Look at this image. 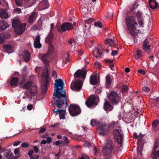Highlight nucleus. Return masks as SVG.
<instances>
[{
    "mask_svg": "<svg viewBox=\"0 0 159 159\" xmlns=\"http://www.w3.org/2000/svg\"><path fill=\"white\" fill-rule=\"evenodd\" d=\"M55 81L54 87L56 89H54L52 98L54 101H52L51 103H54L57 107L61 108L62 106L65 103L66 104V107L68 105L66 93L63 90L64 84L60 79H57Z\"/></svg>",
    "mask_w": 159,
    "mask_h": 159,
    "instance_id": "1",
    "label": "nucleus"
},
{
    "mask_svg": "<svg viewBox=\"0 0 159 159\" xmlns=\"http://www.w3.org/2000/svg\"><path fill=\"white\" fill-rule=\"evenodd\" d=\"M87 74L86 70L79 69L77 70L74 75V77L76 80L74 82H72L70 87L73 90L77 91H80L82 86V82L80 80H76V78H79L84 80Z\"/></svg>",
    "mask_w": 159,
    "mask_h": 159,
    "instance_id": "2",
    "label": "nucleus"
},
{
    "mask_svg": "<svg viewBox=\"0 0 159 159\" xmlns=\"http://www.w3.org/2000/svg\"><path fill=\"white\" fill-rule=\"evenodd\" d=\"M125 22L128 34L132 36H134L137 32L136 27L138 26L135 16L130 15L129 13H128L125 17Z\"/></svg>",
    "mask_w": 159,
    "mask_h": 159,
    "instance_id": "3",
    "label": "nucleus"
},
{
    "mask_svg": "<svg viewBox=\"0 0 159 159\" xmlns=\"http://www.w3.org/2000/svg\"><path fill=\"white\" fill-rule=\"evenodd\" d=\"M116 126L117 124L116 122L111 123L110 125H107L105 122H99L98 126L99 134L101 135H105L109 132L110 127L116 128Z\"/></svg>",
    "mask_w": 159,
    "mask_h": 159,
    "instance_id": "4",
    "label": "nucleus"
},
{
    "mask_svg": "<svg viewBox=\"0 0 159 159\" xmlns=\"http://www.w3.org/2000/svg\"><path fill=\"white\" fill-rule=\"evenodd\" d=\"M26 25L25 23L21 24L16 20H14L12 21V27L14 29L15 31L17 34H21L24 32Z\"/></svg>",
    "mask_w": 159,
    "mask_h": 159,
    "instance_id": "5",
    "label": "nucleus"
},
{
    "mask_svg": "<svg viewBox=\"0 0 159 159\" xmlns=\"http://www.w3.org/2000/svg\"><path fill=\"white\" fill-rule=\"evenodd\" d=\"M144 135L140 133L139 135H138L136 133H134L133 137L136 139H137V152L138 156H142V151L143 150V146L142 143V139Z\"/></svg>",
    "mask_w": 159,
    "mask_h": 159,
    "instance_id": "6",
    "label": "nucleus"
},
{
    "mask_svg": "<svg viewBox=\"0 0 159 159\" xmlns=\"http://www.w3.org/2000/svg\"><path fill=\"white\" fill-rule=\"evenodd\" d=\"M113 134L115 140L120 146L123 144L124 135L122 131L120 129H115L113 131Z\"/></svg>",
    "mask_w": 159,
    "mask_h": 159,
    "instance_id": "7",
    "label": "nucleus"
},
{
    "mask_svg": "<svg viewBox=\"0 0 159 159\" xmlns=\"http://www.w3.org/2000/svg\"><path fill=\"white\" fill-rule=\"evenodd\" d=\"M109 100L113 105H116L121 99V96L118 92L112 91L108 96Z\"/></svg>",
    "mask_w": 159,
    "mask_h": 159,
    "instance_id": "8",
    "label": "nucleus"
},
{
    "mask_svg": "<svg viewBox=\"0 0 159 159\" xmlns=\"http://www.w3.org/2000/svg\"><path fill=\"white\" fill-rule=\"evenodd\" d=\"M42 76L44 78V83L42 86L43 91L46 92L48 89V87L49 84V77L48 75V69L47 66H46L43 70Z\"/></svg>",
    "mask_w": 159,
    "mask_h": 159,
    "instance_id": "9",
    "label": "nucleus"
},
{
    "mask_svg": "<svg viewBox=\"0 0 159 159\" xmlns=\"http://www.w3.org/2000/svg\"><path fill=\"white\" fill-rule=\"evenodd\" d=\"M104 49L101 46H98L93 51V56L97 59H100L103 56Z\"/></svg>",
    "mask_w": 159,
    "mask_h": 159,
    "instance_id": "10",
    "label": "nucleus"
},
{
    "mask_svg": "<svg viewBox=\"0 0 159 159\" xmlns=\"http://www.w3.org/2000/svg\"><path fill=\"white\" fill-rule=\"evenodd\" d=\"M69 112L72 116H76L81 113V109L79 106L77 105L71 104L69 108Z\"/></svg>",
    "mask_w": 159,
    "mask_h": 159,
    "instance_id": "11",
    "label": "nucleus"
},
{
    "mask_svg": "<svg viewBox=\"0 0 159 159\" xmlns=\"http://www.w3.org/2000/svg\"><path fill=\"white\" fill-rule=\"evenodd\" d=\"M54 48L52 45L49 44L48 49V53L47 54H39L38 57L41 60H47L48 59L51 58V55L53 54L54 53Z\"/></svg>",
    "mask_w": 159,
    "mask_h": 159,
    "instance_id": "12",
    "label": "nucleus"
},
{
    "mask_svg": "<svg viewBox=\"0 0 159 159\" xmlns=\"http://www.w3.org/2000/svg\"><path fill=\"white\" fill-rule=\"evenodd\" d=\"M152 155L153 159H159V139L155 141Z\"/></svg>",
    "mask_w": 159,
    "mask_h": 159,
    "instance_id": "13",
    "label": "nucleus"
},
{
    "mask_svg": "<svg viewBox=\"0 0 159 159\" xmlns=\"http://www.w3.org/2000/svg\"><path fill=\"white\" fill-rule=\"evenodd\" d=\"M113 148V143L111 140H108L107 142L105 147L103 149V151L105 154L109 155L110 154Z\"/></svg>",
    "mask_w": 159,
    "mask_h": 159,
    "instance_id": "14",
    "label": "nucleus"
},
{
    "mask_svg": "<svg viewBox=\"0 0 159 159\" xmlns=\"http://www.w3.org/2000/svg\"><path fill=\"white\" fill-rule=\"evenodd\" d=\"M73 28V26L72 23L69 22H66L63 24L61 26L57 28L58 32L61 33V32H65L66 30H71Z\"/></svg>",
    "mask_w": 159,
    "mask_h": 159,
    "instance_id": "15",
    "label": "nucleus"
},
{
    "mask_svg": "<svg viewBox=\"0 0 159 159\" xmlns=\"http://www.w3.org/2000/svg\"><path fill=\"white\" fill-rule=\"evenodd\" d=\"M105 86L106 88L108 89L111 88L112 87V83L114 80L109 75H107L105 77Z\"/></svg>",
    "mask_w": 159,
    "mask_h": 159,
    "instance_id": "16",
    "label": "nucleus"
},
{
    "mask_svg": "<svg viewBox=\"0 0 159 159\" xmlns=\"http://www.w3.org/2000/svg\"><path fill=\"white\" fill-rule=\"evenodd\" d=\"M99 82L97 79V73H94L92 74L90 77V84L93 85H95L98 84Z\"/></svg>",
    "mask_w": 159,
    "mask_h": 159,
    "instance_id": "17",
    "label": "nucleus"
},
{
    "mask_svg": "<svg viewBox=\"0 0 159 159\" xmlns=\"http://www.w3.org/2000/svg\"><path fill=\"white\" fill-rule=\"evenodd\" d=\"M95 100L96 98L94 96H90L86 101L85 104L89 107L93 106L95 103Z\"/></svg>",
    "mask_w": 159,
    "mask_h": 159,
    "instance_id": "18",
    "label": "nucleus"
},
{
    "mask_svg": "<svg viewBox=\"0 0 159 159\" xmlns=\"http://www.w3.org/2000/svg\"><path fill=\"white\" fill-rule=\"evenodd\" d=\"M105 43L111 47H115L117 44V42L115 40H112L111 39H107L104 42Z\"/></svg>",
    "mask_w": 159,
    "mask_h": 159,
    "instance_id": "19",
    "label": "nucleus"
},
{
    "mask_svg": "<svg viewBox=\"0 0 159 159\" xmlns=\"http://www.w3.org/2000/svg\"><path fill=\"white\" fill-rule=\"evenodd\" d=\"M40 36L38 35L35 38L34 41V47L35 48H40L42 47V45L40 43Z\"/></svg>",
    "mask_w": 159,
    "mask_h": 159,
    "instance_id": "20",
    "label": "nucleus"
},
{
    "mask_svg": "<svg viewBox=\"0 0 159 159\" xmlns=\"http://www.w3.org/2000/svg\"><path fill=\"white\" fill-rule=\"evenodd\" d=\"M136 17L138 21L139 24L141 26L143 27V16L142 14V13L139 11L136 14Z\"/></svg>",
    "mask_w": 159,
    "mask_h": 159,
    "instance_id": "21",
    "label": "nucleus"
},
{
    "mask_svg": "<svg viewBox=\"0 0 159 159\" xmlns=\"http://www.w3.org/2000/svg\"><path fill=\"white\" fill-rule=\"evenodd\" d=\"M139 5L136 2H135L134 5H133L132 8L131 9L130 12H132L134 15L136 14L139 11Z\"/></svg>",
    "mask_w": 159,
    "mask_h": 159,
    "instance_id": "22",
    "label": "nucleus"
},
{
    "mask_svg": "<svg viewBox=\"0 0 159 159\" xmlns=\"http://www.w3.org/2000/svg\"><path fill=\"white\" fill-rule=\"evenodd\" d=\"M104 108L105 110L107 111H110L112 110L113 107L110 103L106 100L104 104Z\"/></svg>",
    "mask_w": 159,
    "mask_h": 159,
    "instance_id": "23",
    "label": "nucleus"
},
{
    "mask_svg": "<svg viewBox=\"0 0 159 159\" xmlns=\"http://www.w3.org/2000/svg\"><path fill=\"white\" fill-rule=\"evenodd\" d=\"M9 26V25L5 20H0V29L2 30H5Z\"/></svg>",
    "mask_w": 159,
    "mask_h": 159,
    "instance_id": "24",
    "label": "nucleus"
},
{
    "mask_svg": "<svg viewBox=\"0 0 159 159\" xmlns=\"http://www.w3.org/2000/svg\"><path fill=\"white\" fill-rule=\"evenodd\" d=\"M149 5L152 9H154L158 7V4L156 0H149Z\"/></svg>",
    "mask_w": 159,
    "mask_h": 159,
    "instance_id": "25",
    "label": "nucleus"
},
{
    "mask_svg": "<svg viewBox=\"0 0 159 159\" xmlns=\"http://www.w3.org/2000/svg\"><path fill=\"white\" fill-rule=\"evenodd\" d=\"M33 82L31 81H29L26 82L23 86V89H29L32 87Z\"/></svg>",
    "mask_w": 159,
    "mask_h": 159,
    "instance_id": "26",
    "label": "nucleus"
},
{
    "mask_svg": "<svg viewBox=\"0 0 159 159\" xmlns=\"http://www.w3.org/2000/svg\"><path fill=\"white\" fill-rule=\"evenodd\" d=\"M104 62L108 66L111 70H113L114 64L113 63V60H104Z\"/></svg>",
    "mask_w": 159,
    "mask_h": 159,
    "instance_id": "27",
    "label": "nucleus"
},
{
    "mask_svg": "<svg viewBox=\"0 0 159 159\" xmlns=\"http://www.w3.org/2000/svg\"><path fill=\"white\" fill-rule=\"evenodd\" d=\"M150 46L147 39H146L144 41L143 48L145 50H148L150 49Z\"/></svg>",
    "mask_w": 159,
    "mask_h": 159,
    "instance_id": "28",
    "label": "nucleus"
},
{
    "mask_svg": "<svg viewBox=\"0 0 159 159\" xmlns=\"http://www.w3.org/2000/svg\"><path fill=\"white\" fill-rule=\"evenodd\" d=\"M19 81V78L17 77H12L10 82V84L11 86H17V84Z\"/></svg>",
    "mask_w": 159,
    "mask_h": 159,
    "instance_id": "29",
    "label": "nucleus"
},
{
    "mask_svg": "<svg viewBox=\"0 0 159 159\" xmlns=\"http://www.w3.org/2000/svg\"><path fill=\"white\" fill-rule=\"evenodd\" d=\"M30 53L27 51H25L24 52L23 58L24 60H30Z\"/></svg>",
    "mask_w": 159,
    "mask_h": 159,
    "instance_id": "30",
    "label": "nucleus"
},
{
    "mask_svg": "<svg viewBox=\"0 0 159 159\" xmlns=\"http://www.w3.org/2000/svg\"><path fill=\"white\" fill-rule=\"evenodd\" d=\"M0 16L2 19H6L8 18V14L3 10H1L0 12Z\"/></svg>",
    "mask_w": 159,
    "mask_h": 159,
    "instance_id": "31",
    "label": "nucleus"
},
{
    "mask_svg": "<svg viewBox=\"0 0 159 159\" xmlns=\"http://www.w3.org/2000/svg\"><path fill=\"white\" fill-rule=\"evenodd\" d=\"M51 30H50V32L46 38V41L47 43H50L53 39V34L51 33Z\"/></svg>",
    "mask_w": 159,
    "mask_h": 159,
    "instance_id": "32",
    "label": "nucleus"
},
{
    "mask_svg": "<svg viewBox=\"0 0 159 159\" xmlns=\"http://www.w3.org/2000/svg\"><path fill=\"white\" fill-rule=\"evenodd\" d=\"M36 12H34L30 16L29 18V22L30 23H32L36 19Z\"/></svg>",
    "mask_w": 159,
    "mask_h": 159,
    "instance_id": "33",
    "label": "nucleus"
},
{
    "mask_svg": "<svg viewBox=\"0 0 159 159\" xmlns=\"http://www.w3.org/2000/svg\"><path fill=\"white\" fill-rule=\"evenodd\" d=\"M12 153L11 152V150L10 149H8L6 150V153L5 154V155L6 158L7 159H11Z\"/></svg>",
    "mask_w": 159,
    "mask_h": 159,
    "instance_id": "34",
    "label": "nucleus"
},
{
    "mask_svg": "<svg viewBox=\"0 0 159 159\" xmlns=\"http://www.w3.org/2000/svg\"><path fill=\"white\" fill-rule=\"evenodd\" d=\"M41 4L43 6V9H46L49 7V3L47 0H43Z\"/></svg>",
    "mask_w": 159,
    "mask_h": 159,
    "instance_id": "35",
    "label": "nucleus"
},
{
    "mask_svg": "<svg viewBox=\"0 0 159 159\" xmlns=\"http://www.w3.org/2000/svg\"><path fill=\"white\" fill-rule=\"evenodd\" d=\"M99 123L98 121L96 120L93 119L91 120L90 124L92 126H94L98 124V125Z\"/></svg>",
    "mask_w": 159,
    "mask_h": 159,
    "instance_id": "36",
    "label": "nucleus"
},
{
    "mask_svg": "<svg viewBox=\"0 0 159 159\" xmlns=\"http://www.w3.org/2000/svg\"><path fill=\"white\" fill-rule=\"evenodd\" d=\"M159 124V120H156L153 121L152 123V127L153 129H155L157 127V125Z\"/></svg>",
    "mask_w": 159,
    "mask_h": 159,
    "instance_id": "37",
    "label": "nucleus"
},
{
    "mask_svg": "<svg viewBox=\"0 0 159 159\" xmlns=\"http://www.w3.org/2000/svg\"><path fill=\"white\" fill-rule=\"evenodd\" d=\"M55 143L57 146L59 145L60 144H62V146L66 145L64 144V141L62 140H58Z\"/></svg>",
    "mask_w": 159,
    "mask_h": 159,
    "instance_id": "38",
    "label": "nucleus"
},
{
    "mask_svg": "<svg viewBox=\"0 0 159 159\" xmlns=\"http://www.w3.org/2000/svg\"><path fill=\"white\" fill-rule=\"evenodd\" d=\"M3 48L6 50H11L12 49L11 46L8 44L4 45Z\"/></svg>",
    "mask_w": 159,
    "mask_h": 159,
    "instance_id": "39",
    "label": "nucleus"
},
{
    "mask_svg": "<svg viewBox=\"0 0 159 159\" xmlns=\"http://www.w3.org/2000/svg\"><path fill=\"white\" fill-rule=\"evenodd\" d=\"M128 88L127 85H124L123 86L122 88V91L123 93L126 92L128 90Z\"/></svg>",
    "mask_w": 159,
    "mask_h": 159,
    "instance_id": "40",
    "label": "nucleus"
},
{
    "mask_svg": "<svg viewBox=\"0 0 159 159\" xmlns=\"http://www.w3.org/2000/svg\"><path fill=\"white\" fill-rule=\"evenodd\" d=\"M26 75H25L23 74L22 76V80L20 82V85H22L23 84L25 81V79Z\"/></svg>",
    "mask_w": 159,
    "mask_h": 159,
    "instance_id": "41",
    "label": "nucleus"
},
{
    "mask_svg": "<svg viewBox=\"0 0 159 159\" xmlns=\"http://www.w3.org/2000/svg\"><path fill=\"white\" fill-rule=\"evenodd\" d=\"M94 67L96 68H100L101 67V65L99 62L96 61L95 62Z\"/></svg>",
    "mask_w": 159,
    "mask_h": 159,
    "instance_id": "42",
    "label": "nucleus"
},
{
    "mask_svg": "<svg viewBox=\"0 0 159 159\" xmlns=\"http://www.w3.org/2000/svg\"><path fill=\"white\" fill-rule=\"evenodd\" d=\"M60 119H64L65 118V114L64 113H59Z\"/></svg>",
    "mask_w": 159,
    "mask_h": 159,
    "instance_id": "43",
    "label": "nucleus"
},
{
    "mask_svg": "<svg viewBox=\"0 0 159 159\" xmlns=\"http://www.w3.org/2000/svg\"><path fill=\"white\" fill-rule=\"evenodd\" d=\"M15 3L18 7H20L22 5L21 2L20 0H16Z\"/></svg>",
    "mask_w": 159,
    "mask_h": 159,
    "instance_id": "44",
    "label": "nucleus"
},
{
    "mask_svg": "<svg viewBox=\"0 0 159 159\" xmlns=\"http://www.w3.org/2000/svg\"><path fill=\"white\" fill-rule=\"evenodd\" d=\"M95 25L100 28H102V24L99 21L96 22L94 23Z\"/></svg>",
    "mask_w": 159,
    "mask_h": 159,
    "instance_id": "45",
    "label": "nucleus"
},
{
    "mask_svg": "<svg viewBox=\"0 0 159 159\" xmlns=\"http://www.w3.org/2000/svg\"><path fill=\"white\" fill-rule=\"evenodd\" d=\"M63 140H64V144H68L69 143V140L67 137L65 136H64L63 138Z\"/></svg>",
    "mask_w": 159,
    "mask_h": 159,
    "instance_id": "46",
    "label": "nucleus"
},
{
    "mask_svg": "<svg viewBox=\"0 0 159 159\" xmlns=\"http://www.w3.org/2000/svg\"><path fill=\"white\" fill-rule=\"evenodd\" d=\"M70 55L68 53H65L64 55L65 60H70Z\"/></svg>",
    "mask_w": 159,
    "mask_h": 159,
    "instance_id": "47",
    "label": "nucleus"
},
{
    "mask_svg": "<svg viewBox=\"0 0 159 159\" xmlns=\"http://www.w3.org/2000/svg\"><path fill=\"white\" fill-rule=\"evenodd\" d=\"M143 91L146 93H148L150 91V89L148 87H144L143 88Z\"/></svg>",
    "mask_w": 159,
    "mask_h": 159,
    "instance_id": "48",
    "label": "nucleus"
},
{
    "mask_svg": "<svg viewBox=\"0 0 159 159\" xmlns=\"http://www.w3.org/2000/svg\"><path fill=\"white\" fill-rule=\"evenodd\" d=\"M52 76L54 79H56L57 78V73L54 70L53 71Z\"/></svg>",
    "mask_w": 159,
    "mask_h": 159,
    "instance_id": "49",
    "label": "nucleus"
},
{
    "mask_svg": "<svg viewBox=\"0 0 159 159\" xmlns=\"http://www.w3.org/2000/svg\"><path fill=\"white\" fill-rule=\"evenodd\" d=\"M21 146L22 147L26 148L29 146V144L28 143L24 142L21 144Z\"/></svg>",
    "mask_w": 159,
    "mask_h": 159,
    "instance_id": "50",
    "label": "nucleus"
},
{
    "mask_svg": "<svg viewBox=\"0 0 159 159\" xmlns=\"http://www.w3.org/2000/svg\"><path fill=\"white\" fill-rule=\"evenodd\" d=\"M20 152V151L19 148L15 149L14 151V153L15 155L19 154Z\"/></svg>",
    "mask_w": 159,
    "mask_h": 159,
    "instance_id": "51",
    "label": "nucleus"
},
{
    "mask_svg": "<svg viewBox=\"0 0 159 159\" xmlns=\"http://www.w3.org/2000/svg\"><path fill=\"white\" fill-rule=\"evenodd\" d=\"M21 143L20 141H15L13 143L14 146H17Z\"/></svg>",
    "mask_w": 159,
    "mask_h": 159,
    "instance_id": "52",
    "label": "nucleus"
},
{
    "mask_svg": "<svg viewBox=\"0 0 159 159\" xmlns=\"http://www.w3.org/2000/svg\"><path fill=\"white\" fill-rule=\"evenodd\" d=\"M68 43H69L71 45L72 44V43H74L75 42L74 40L72 38H70L68 40Z\"/></svg>",
    "mask_w": 159,
    "mask_h": 159,
    "instance_id": "53",
    "label": "nucleus"
},
{
    "mask_svg": "<svg viewBox=\"0 0 159 159\" xmlns=\"http://www.w3.org/2000/svg\"><path fill=\"white\" fill-rule=\"evenodd\" d=\"M34 152V151L33 150H30L28 152V155L30 157L31 156L33 155V153Z\"/></svg>",
    "mask_w": 159,
    "mask_h": 159,
    "instance_id": "54",
    "label": "nucleus"
},
{
    "mask_svg": "<svg viewBox=\"0 0 159 159\" xmlns=\"http://www.w3.org/2000/svg\"><path fill=\"white\" fill-rule=\"evenodd\" d=\"M33 108V106L32 104H29L27 106V109L29 110H32Z\"/></svg>",
    "mask_w": 159,
    "mask_h": 159,
    "instance_id": "55",
    "label": "nucleus"
},
{
    "mask_svg": "<svg viewBox=\"0 0 159 159\" xmlns=\"http://www.w3.org/2000/svg\"><path fill=\"white\" fill-rule=\"evenodd\" d=\"M43 63L46 66H48L49 65V60H42Z\"/></svg>",
    "mask_w": 159,
    "mask_h": 159,
    "instance_id": "56",
    "label": "nucleus"
},
{
    "mask_svg": "<svg viewBox=\"0 0 159 159\" xmlns=\"http://www.w3.org/2000/svg\"><path fill=\"white\" fill-rule=\"evenodd\" d=\"M46 129V128H43L40 129L39 133H43L45 131Z\"/></svg>",
    "mask_w": 159,
    "mask_h": 159,
    "instance_id": "57",
    "label": "nucleus"
},
{
    "mask_svg": "<svg viewBox=\"0 0 159 159\" xmlns=\"http://www.w3.org/2000/svg\"><path fill=\"white\" fill-rule=\"evenodd\" d=\"M139 73L142 74L144 75L145 74V71L142 69H140L138 70Z\"/></svg>",
    "mask_w": 159,
    "mask_h": 159,
    "instance_id": "58",
    "label": "nucleus"
},
{
    "mask_svg": "<svg viewBox=\"0 0 159 159\" xmlns=\"http://www.w3.org/2000/svg\"><path fill=\"white\" fill-rule=\"evenodd\" d=\"M118 53L117 51L116 50L113 51L111 53L112 56H115L117 55Z\"/></svg>",
    "mask_w": 159,
    "mask_h": 159,
    "instance_id": "59",
    "label": "nucleus"
},
{
    "mask_svg": "<svg viewBox=\"0 0 159 159\" xmlns=\"http://www.w3.org/2000/svg\"><path fill=\"white\" fill-rule=\"evenodd\" d=\"M137 55L139 57H140L142 55L141 52L140 51H138L137 52Z\"/></svg>",
    "mask_w": 159,
    "mask_h": 159,
    "instance_id": "60",
    "label": "nucleus"
},
{
    "mask_svg": "<svg viewBox=\"0 0 159 159\" xmlns=\"http://www.w3.org/2000/svg\"><path fill=\"white\" fill-rule=\"evenodd\" d=\"M33 148H34V151L36 153H37L38 152V151H39V149L37 148V146H34L33 147Z\"/></svg>",
    "mask_w": 159,
    "mask_h": 159,
    "instance_id": "61",
    "label": "nucleus"
},
{
    "mask_svg": "<svg viewBox=\"0 0 159 159\" xmlns=\"http://www.w3.org/2000/svg\"><path fill=\"white\" fill-rule=\"evenodd\" d=\"M85 146L89 148L90 147L91 144L87 142L85 143Z\"/></svg>",
    "mask_w": 159,
    "mask_h": 159,
    "instance_id": "62",
    "label": "nucleus"
},
{
    "mask_svg": "<svg viewBox=\"0 0 159 159\" xmlns=\"http://www.w3.org/2000/svg\"><path fill=\"white\" fill-rule=\"evenodd\" d=\"M4 42V40L3 38L0 37V44L3 43Z\"/></svg>",
    "mask_w": 159,
    "mask_h": 159,
    "instance_id": "63",
    "label": "nucleus"
},
{
    "mask_svg": "<svg viewBox=\"0 0 159 159\" xmlns=\"http://www.w3.org/2000/svg\"><path fill=\"white\" fill-rule=\"evenodd\" d=\"M30 93L31 96L34 95L36 93L35 92H33L32 91V90L31 89H30L29 91Z\"/></svg>",
    "mask_w": 159,
    "mask_h": 159,
    "instance_id": "64",
    "label": "nucleus"
}]
</instances>
